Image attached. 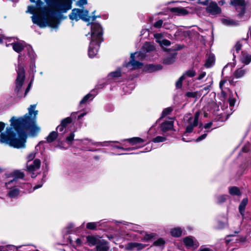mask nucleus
Instances as JSON below:
<instances>
[{
	"label": "nucleus",
	"instance_id": "obj_1",
	"mask_svg": "<svg viewBox=\"0 0 251 251\" xmlns=\"http://www.w3.org/2000/svg\"><path fill=\"white\" fill-rule=\"evenodd\" d=\"M36 105H31L28 108V113L19 119L12 117L10 122L11 126L17 130L18 136L13 133L12 127H7L4 133L0 135V142L6 143L10 146L15 148L25 147L26 136L25 131H29L34 135L40 130V128L36 124V117L38 114L37 110H34Z\"/></svg>",
	"mask_w": 251,
	"mask_h": 251
},
{
	"label": "nucleus",
	"instance_id": "obj_2",
	"mask_svg": "<svg viewBox=\"0 0 251 251\" xmlns=\"http://www.w3.org/2000/svg\"><path fill=\"white\" fill-rule=\"evenodd\" d=\"M102 28L98 23H94L91 25V41L88 50L90 57H94L98 53L100 44L102 39Z\"/></svg>",
	"mask_w": 251,
	"mask_h": 251
},
{
	"label": "nucleus",
	"instance_id": "obj_3",
	"mask_svg": "<svg viewBox=\"0 0 251 251\" xmlns=\"http://www.w3.org/2000/svg\"><path fill=\"white\" fill-rule=\"evenodd\" d=\"M17 74L18 75L17 79L16 80V86L15 91L17 93V95H18L19 97H25L30 88L31 83L29 84L28 87L26 89L25 92V94L23 96L21 94V91L25 77V71L24 68L22 67H19L17 71Z\"/></svg>",
	"mask_w": 251,
	"mask_h": 251
},
{
	"label": "nucleus",
	"instance_id": "obj_4",
	"mask_svg": "<svg viewBox=\"0 0 251 251\" xmlns=\"http://www.w3.org/2000/svg\"><path fill=\"white\" fill-rule=\"evenodd\" d=\"M69 18L72 20H75L76 21L81 19L85 22H89L91 19L92 21L95 20V17L88 15L87 10L76 8L72 10L71 13L69 15Z\"/></svg>",
	"mask_w": 251,
	"mask_h": 251
},
{
	"label": "nucleus",
	"instance_id": "obj_5",
	"mask_svg": "<svg viewBox=\"0 0 251 251\" xmlns=\"http://www.w3.org/2000/svg\"><path fill=\"white\" fill-rule=\"evenodd\" d=\"M49 4H53L55 8L60 12H66L71 8L72 0H45Z\"/></svg>",
	"mask_w": 251,
	"mask_h": 251
},
{
	"label": "nucleus",
	"instance_id": "obj_6",
	"mask_svg": "<svg viewBox=\"0 0 251 251\" xmlns=\"http://www.w3.org/2000/svg\"><path fill=\"white\" fill-rule=\"evenodd\" d=\"M200 113L197 111L195 114L194 117H193L191 114H187L184 117V120L187 121L188 125L186 128V132L191 133L193 130L194 127L198 125V121Z\"/></svg>",
	"mask_w": 251,
	"mask_h": 251
},
{
	"label": "nucleus",
	"instance_id": "obj_7",
	"mask_svg": "<svg viewBox=\"0 0 251 251\" xmlns=\"http://www.w3.org/2000/svg\"><path fill=\"white\" fill-rule=\"evenodd\" d=\"M135 54L137 55V58L139 60H142L145 57L144 53L141 52L131 54V60L129 63L130 64L134 69L139 68L140 66H142V64L141 63L135 60L134 56Z\"/></svg>",
	"mask_w": 251,
	"mask_h": 251
},
{
	"label": "nucleus",
	"instance_id": "obj_8",
	"mask_svg": "<svg viewBox=\"0 0 251 251\" xmlns=\"http://www.w3.org/2000/svg\"><path fill=\"white\" fill-rule=\"evenodd\" d=\"M206 11L207 13L212 15L219 14L221 12V8L215 2H210L206 7Z\"/></svg>",
	"mask_w": 251,
	"mask_h": 251
},
{
	"label": "nucleus",
	"instance_id": "obj_9",
	"mask_svg": "<svg viewBox=\"0 0 251 251\" xmlns=\"http://www.w3.org/2000/svg\"><path fill=\"white\" fill-rule=\"evenodd\" d=\"M12 175L15 177V178L13 180L5 183V185L8 189H10L12 186V184H16V182L17 181V179L23 178L24 177V174L23 172L19 170L14 171L12 173Z\"/></svg>",
	"mask_w": 251,
	"mask_h": 251
},
{
	"label": "nucleus",
	"instance_id": "obj_10",
	"mask_svg": "<svg viewBox=\"0 0 251 251\" xmlns=\"http://www.w3.org/2000/svg\"><path fill=\"white\" fill-rule=\"evenodd\" d=\"M231 3L236 6V9L241 16L244 14L246 6L244 0H234L231 1Z\"/></svg>",
	"mask_w": 251,
	"mask_h": 251
},
{
	"label": "nucleus",
	"instance_id": "obj_11",
	"mask_svg": "<svg viewBox=\"0 0 251 251\" xmlns=\"http://www.w3.org/2000/svg\"><path fill=\"white\" fill-rule=\"evenodd\" d=\"M183 242L185 245L189 248L196 249L199 246V243L196 240H194L191 237H187L184 239Z\"/></svg>",
	"mask_w": 251,
	"mask_h": 251
},
{
	"label": "nucleus",
	"instance_id": "obj_12",
	"mask_svg": "<svg viewBox=\"0 0 251 251\" xmlns=\"http://www.w3.org/2000/svg\"><path fill=\"white\" fill-rule=\"evenodd\" d=\"M10 44L12 46L14 50L18 53L22 51L25 47V43L23 41L12 43Z\"/></svg>",
	"mask_w": 251,
	"mask_h": 251
},
{
	"label": "nucleus",
	"instance_id": "obj_13",
	"mask_svg": "<svg viewBox=\"0 0 251 251\" xmlns=\"http://www.w3.org/2000/svg\"><path fill=\"white\" fill-rule=\"evenodd\" d=\"M32 20L34 24L39 25L40 27H45L48 25V23L45 22L42 18L32 16Z\"/></svg>",
	"mask_w": 251,
	"mask_h": 251
},
{
	"label": "nucleus",
	"instance_id": "obj_14",
	"mask_svg": "<svg viewBox=\"0 0 251 251\" xmlns=\"http://www.w3.org/2000/svg\"><path fill=\"white\" fill-rule=\"evenodd\" d=\"M41 165L40 160L38 159L34 160L33 164L27 166V169L29 172H32L39 169Z\"/></svg>",
	"mask_w": 251,
	"mask_h": 251
},
{
	"label": "nucleus",
	"instance_id": "obj_15",
	"mask_svg": "<svg viewBox=\"0 0 251 251\" xmlns=\"http://www.w3.org/2000/svg\"><path fill=\"white\" fill-rule=\"evenodd\" d=\"M146 247L145 245L138 243H129L126 245V248L128 250L136 249L137 250H141Z\"/></svg>",
	"mask_w": 251,
	"mask_h": 251
},
{
	"label": "nucleus",
	"instance_id": "obj_16",
	"mask_svg": "<svg viewBox=\"0 0 251 251\" xmlns=\"http://www.w3.org/2000/svg\"><path fill=\"white\" fill-rule=\"evenodd\" d=\"M172 12L176 13L178 15H186L188 14V11L183 7H174L171 9Z\"/></svg>",
	"mask_w": 251,
	"mask_h": 251
},
{
	"label": "nucleus",
	"instance_id": "obj_17",
	"mask_svg": "<svg viewBox=\"0 0 251 251\" xmlns=\"http://www.w3.org/2000/svg\"><path fill=\"white\" fill-rule=\"evenodd\" d=\"M173 127V122L171 121H166L163 123L160 126L161 130L163 132L167 131L172 129Z\"/></svg>",
	"mask_w": 251,
	"mask_h": 251
},
{
	"label": "nucleus",
	"instance_id": "obj_18",
	"mask_svg": "<svg viewBox=\"0 0 251 251\" xmlns=\"http://www.w3.org/2000/svg\"><path fill=\"white\" fill-rule=\"evenodd\" d=\"M240 60L243 63L248 65L251 61V55L246 52H242L240 57Z\"/></svg>",
	"mask_w": 251,
	"mask_h": 251
},
{
	"label": "nucleus",
	"instance_id": "obj_19",
	"mask_svg": "<svg viewBox=\"0 0 251 251\" xmlns=\"http://www.w3.org/2000/svg\"><path fill=\"white\" fill-rule=\"evenodd\" d=\"M87 241L90 246L98 245L100 242L98 238L93 236H88L87 237Z\"/></svg>",
	"mask_w": 251,
	"mask_h": 251
},
{
	"label": "nucleus",
	"instance_id": "obj_20",
	"mask_svg": "<svg viewBox=\"0 0 251 251\" xmlns=\"http://www.w3.org/2000/svg\"><path fill=\"white\" fill-rule=\"evenodd\" d=\"M248 200L247 198L244 199L242 201L239 205V212L242 216H244V213L245 208L248 203Z\"/></svg>",
	"mask_w": 251,
	"mask_h": 251
},
{
	"label": "nucleus",
	"instance_id": "obj_21",
	"mask_svg": "<svg viewBox=\"0 0 251 251\" xmlns=\"http://www.w3.org/2000/svg\"><path fill=\"white\" fill-rule=\"evenodd\" d=\"M58 136V133L57 131H52L47 137L46 139L48 143H51L54 141Z\"/></svg>",
	"mask_w": 251,
	"mask_h": 251
},
{
	"label": "nucleus",
	"instance_id": "obj_22",
	"mask_svg": "<svg viewBox=\"0 0 251 251\" xmlns=\"http://www.w3.org/2000/svg\"><path fill=\"white\" fill-rule=\"evenodd\" d=\"M215 62V57L213 55H210L206 59V62L204 64L205 67L210 68L213 65Z\"/></svg>",
	"mask_w": 251,
	"mask_h": 251
},
{
	"label": "nucleus",
	"instance_id": "obj_23",
	"mask_svg": "<svg viewBox=\"0 0 251 251\" xmlns=\"http://www.w3.org/2000/svg\"><path fill=\"white\" fill-rule=\"evenodd\" d=\"M97 249L98 251H107L108 247L104 242H100L97 246Z\"/></svg>",
	"mask_w": 251,
	"mask_h": 251
},
{
	"label": "nucleus",
	"instance_id": "obj_24",
	"mask_svg": "<svg viewBox=\"0 0 251 251\" xmlns=\"http://www.w3.org/2000/svg\"><path fill=\"white\" fill-rule=\"evenodd\" d=\"M246 73V71L242 68L236 70L234 73V76L236 78L242 77Z\"/></svg>",
	"mask_w": 251,
	"mask_h": 251
},
{
	"label": "nucleus",
	"instance_id": "obj_25",
	"mask_svg": "<svg viewBox=\"0 0 251 251\" xmlns=\"http://www.w3.org/2000/svg\"><path fill=\"white\" fill-rule=\"evenodd\" d=\"M129 142L132 145H136L143 143L144 141L139 137H134L128 139Z\"/></svg>",
	"mask_w": 251,
	"mask_h": 251
},
{
	"label": "nucleus",
	"instance_id": "obj_26",
	"mask_svg": "<svg viewBox=\"0 0 251 251\" xmlns=\"http://www.w3.org/2000/svg\"><path fill=\"white\" fill-rule=\"evenodd\" d=\"M171 233L174 237H179L181 235L182 230L180 228H175L171 230Z\"/></svg>",
	"mask_w": 251,
	"mask_h": 251
},
{
	"label": "nucleus",
	"instance_id": "obj_27",
	"mask_svg": "<svg viewBox=\"0 0 251 251\" xmlns=\"http://www.w3.org/2000/svg\"><path fill=\"white\" fill-rule=\"evenodd\" d=\"M229 193L232 195H240L241 193L237 187H232L229 188Z\"/></svg>",
	"mask_w": 251,
	"mask_h": 251
},
{
	"label": "nucleus",
	"instance_id": "obj_28",
	"mask_svg": "<svg viewBox=\"0 0 251 251\" xmlns=\"http://www.w3.org/2000/svg\"><path fill=\"white\" fill-rule=\"evenodd\" d=\"M143 49L147 51H152L154 49V46L151 43H146L144 44Z\"/></svg>",
	"mask_w": 251,
	"mask_h": 251
},
{
	"label": "nucleus",
	"instance_id": "obj_29",
	"mask_svg": "<svg viewBox=\"0 0 251 251\" xmlns=\"http://www.w3.org/2000/svg\"><path fill=\"white\" fill-rule=\"evenodd\" d=\"M196 74V73L195 70L193 69H190L185 72L182 75H184V78H185L186 76L192 77L194 76Z\"/></svg>",
	"mask_w": 251,
	"mask_h": 251
},
{
	"label": "nucleus",
	"instance_id": "obj_30",
	"mask_svg": "<svg viewBox=\"0 0 251 251\" xmlns=\"http://www.w3.org/2000/svg\"><path fill=\"white\" fill-rule=\"evenodd\" d=\"M121 76V73L120 70H117L115 72H111L108 75V77L111 78L119 77Z\"/></svg>",
	"mask_w": 251,
	"mask_h": 251
},
{
	"label": "nucleus",
	"instance_id": "obj_31",
	"mask_svg": "<svg viewBox=\"0 0 251 251\" xmlns=\"http://www.w3.org/2000/svg\"><path fill=\"white\" fill-rule=\"evenodd\" d=\"M19 194V190L17 189H13L10 191L8 193V196L10 198H15Z\"/></svg>",
	"mask_w": 251,
	"mask_h": 251
},
{
	"label": "nucleus",
	"instance_id": "obj_32",
	"mask_svg": "<svg viewBox=\"0 0 251 251\" xmlns=\"http://www.w3.org/2000/svg\"><path fill=\"white\" fill-rule=\"evenodd\" d=\"M173 111V109L171 107H168L165 108L162 113V115L160 118H162L166 116L167 115L170 114L172 111Z\"/></svg>",
	"mask_w": 251,
	"mask_h": 251
},
{
	"label": "nucleus",
	"instance_id": "obj_33",
	"mask_svg": "<svg viewBox=\"0 0 251 251\" xmlns=\"http://www.w3.org/2000/svg\"><path fill=\"white\" fill-rule=\"evenodd\" d=\"M159 45L162 47H168L171 45V42L167 39H163L161 41H159Z\"/></svg>",
	"mask_w": 251,
	"mask_h": 251
},
{
	"label": "nucleus",
	"instance_id": "obj_34",
	"mask_svg": "<svg viewBox=\"0 0 251 251\" xmlns=\"http://www.w3.org/2000/svg\"><path fill=\"white\" fill-rule=\"evenodd\" d=\"M165 242L162 238H159L154 242V245L156 246L162 247L165 244Z\"/></svg>",
	"mask_w": 251,
	"mask_h": 251
},
{
	"label": "nucleus",
	"instance_id": "obj_35",
	"mask_svg": "<svg viewBox=\"0 0 251 251\" xmlns=\"http://www.w3.org/2000/svg\"><path fill=\"white\" fill-rule=\"evenodd\" d=\"M222 23L225 25H234L235 24V22H234L233 21L230 20H228V19H222Z\"/></svg>",
	"mask_w": 251,
	"mask_h": 251
},
{
	"label": "nucleus",
	"instance_id": "obj_36",
	"mask_svg": "<svg viewBox=\"0 0 251 251\" xmlns=\"http://www.w3.org/2000/svg\"><path fill=\"white\" fill-rule=\"evenodd\" d=\"M12 39V38H6L4 35H0V43H2L3 40H5V43L6 46H8L9 45L7 44V41L10 42L11 40Z\"/></svg>",
	"mask_w": 251,
	"mask_h": 251
},
{
	"label": "nucleus",
	"instance_id": "obj_37",
	"mask_svg": "<svg viewBox=\"0 0 251 251\" xmlns=\"http://www.w3.org/2000/svg\"><path fill=\"white\" fill-rule=\"evenodd\" d=\"M166 140V138L162 136H157L152 139V141L154 143L162 142Z\"/></svg>",
	"mask_w": 251,
	"mask_h": 251
},
{
	"label": "nucleus",
	"instance_id": "obj_38",
	"mask_svg": "<svg viewBox=\"0 0 251 251\" xmlns=\"http://www.w3.org/2000/svg\"><path fill=\"white\" fill-rule=\"evenodd\" d=\"M184 79V75H182L179 77L176 83L177 88H180L181 87L182 81Z\"/></svg>",
	"mask_w": 251,
	"mask_h": 251
},
{
	"label": "nucleus",
	"instance_id": "obj_39",
	"mask_svg": "<svg viewBox=\"0 0 251 251\" xmlns=\"http://www.w3.org/2000/svg\"><path fill=\"white\" fill-rule=\"evenodd\" d=\"M91 97L93 98V95L90 93L88 94L85 97H84L82 100L80 101V104H82L85 103Z\"/></svg>",
	"mask_w": 251,
	"mask_h": 251
},
{
	"label": "nucleus",
	"instance_id": "obj_40",
	"mask_svg": "<svg viewBox=\"0 0 251 251\" xmlns=\"http://www.w3.org/2000/svg\"><path fill=\"white\" fill-rule=\"evenodd\" d=\"M71 122H72L71 118L70 117H68V118H66L63 119L62 121L61 124L63 126H64L66 127L67 126V125L68 124L71 123Z\"/></svg>",
	"mask_w": 251,
	"mask_h": 251
},
{
	"label": "nucleus",
	"instance_id": "obj_41",
	"mask_svg": "<svg viewBox=\"0 0 251 251\" xmlns=\"http://www.w3.org/2000/svg\"><path fill=\"white\" fill-rule=\"evenodd\" d=\"M97 226V223H88L86 225V227L89 229H94Z\"/></svg>",
	"mask_w": 251,
	"mask_h": 251
},
{
	"label": "nucleus",
	"instance_id": "obj_42",
	"mask_svg": "<svg viewBox=\"0 0 251 251\" xmlns=\"http://www.w3.org/2000/svg\"><path fill=\"white\" fill-rule=\"evenodd\" d=\"M226 197L227 196H225V195H222V196H219L217 198V202L219 203H221L224 202L226 199Z\"/></svg>",
	"mask_w": 251,
	"mask_h": 251
},
{
	"label": "nucleus",
	"instance_id": "obj_43",
	"mask_svg": "<svg viewBox=\"0 0 251 251\" xmlns=\"http://www.w3.org/2000/svg\"><path fill=\"white\" fill-rule=\"evenodd\" d=\"M163 24V21L159 20L154 24V26L156 28H160Z\"/></svg>",
	"mask_w": 251,
	"mask_h": 251
},
{
	"label": "nucleus",
	"instance_id": "obj_44",
	"mask_svg": "<svg viewBox=\"0 0 251 251\" xmlns=\"http://www.w3.org/2000/svg\"><path fill=\"white\" fill-rule=\"evenodd\" d=\"M154 38L156 39V42L159 44L160 43L159 41H161L162 40H161V38L162 37V35L160 33H156V34H155L154 35Z\"/></svg>",
	"mask_w": 251,
	"mask_h": 251
},
{
	"label": "nucleus",
	"instance_id": "obj_45",
	"mask_svg": "<svg viewBox=\"0 0 251 251\" xmlns=\"http://www.w3.org/2000/svg\"><path fill=\"white\" fill-rule=\"evenodd\" d=\"M242 45L240 42H237L235 45V49L236 51L238 52L241 49Z\"/></svg>",
	"mask_w": 251,
	"mask_h": 251
},
{
	"label": "nucleus",
	"instance_id": "obj_46",
	"mask_svg": "<svg viewBox=\"0 0 251 251\" xmlns=\"http://www.w3.org/2000/svg\"><path fill=\"white\" fill-rule=\"evenodd\" d=\"M186 95L188 97L195 98L197 96L198 94L196 92H189L186 93Z\"/></svg>",
	"mask_w": 251,
	"mask_h": 251
},
{
	"label": "nucleus",
	"instance_id": "obj_47",
	"mask_svg": "<svg viewBox=\"0 0 251 251\" xmlns=\"http://www.w3.org/2000/svg\"><path fill=\"white\" fill-rule=\"evenodd\" d=\"M75 137L74 133H71L69 136L66 138V140L70 142L74 140Z\"/></svg>",
	"mask_w": 251,
	"mask_h": 251
},
{
	"label": "nucleus",
	"instance_id": "obj_48",
	"mask_svg": "<svg viewBox=\"0 0 251 251\" xmlns=\"http://www.w3.org/2000/svg\"><path fill=\"white\" fill-rule=\"evenodd\" d=\"M35 157V154L33 152L30 153L27 157L28 162L33 160Z\"/></svg>",
	"mask_w": 251,
	"mask_h": 251
},
{
	"label": "nucleus",
	"instance_id": "obj_49",
	"mask_svg": "<svg viewBox=\"0 0 251 251\" xmlns=\"http://www.w3.org/2000/svg\"><path fill=\"white\" fill-rule=\"evenodd\" d=\"M174 62V59L172 58H166L164 60V63L166 64H172Z\"/></svg>",
	"mask_w": 251,
	"mask_h": 251
},
{
	"label": "nucleus",
	"instance_id": "obj_50",
	"mask_svg": "<svg viewBox=\"0 0 251 251\" xmlns=\"http://www.w3.org/2000/svg\"><path fill=\"white\" fill-rule=\"evenodd\" d=\"M229 106L231 107L234 106L235 103V100L233 98H230L228 100Z\"/></svg>",
	"mask_w": 251,
	"mask_h": 251
},
{
	"label": "nucleus",
	"instance_id": "obj_51",
	"mask_svg": "<svg viewBox=\"0 0 251 251\" xmlns=\"http://www.w3.org/2000/svg\"><path fill=\"white\" fill-rule=\"evenodd\" d=\"M154 236V234L152 233L150 234H146L144 237V239L146 240H149L151 239L152 238H153Z\"/></svg>",
	"mask_w": 251,
	"mask_h": 251
},
{
	"label": "nucleus",
	"instance_id": "obj_52",
	"mask_svg": "<svg viewBox=\"0 0 251 251\" xmlns=\"http://www.w3.org/2000/svg\"><path fill=\"white\" fill-rule=\"evenodd\" d=\"M77 3V5L82 6L87 3V0H78Z\"/></svg>",
	"mask_w": 251,
	"mask_h": 251
},
{
	"label": "nucleus",
	"instance_id": "obj_53",
	"mask_svg": "<svg viewBox=\"0 0 251 251\" xmlns=\"http://www.w3.org/2000/svg\"><path fill=\"white\" fill-rule=\"evenodd\" d=\"M206 75V73L204 72H201V74L199 75L197 79L201 80Z\"/></svg>",
	"mask_w": 251,
	"mask_h": 251
},
{
	"label": "nucleus",
	"instance_id": "obj_54",
	"mask_svg": "<svg viewBox=\"0 0 251 251\" xmlns=\"http://www.w3.org/2000/svg\"><path fill=\"white\" fill-rule=\"evenodd\" d=\"M226 82V80L225 79L221 80L220 82L219 86L222 91L223 90V87Z\"/></svg>",
	"mask_w": 251,
	"mask_h": 251
},
{
	"label": "nucleus",
	"instance_id": "obj_55",
	"mask_svg": "<svg viewBox=\"0 0 251 251\" xmlns=\"http://www.w3.org/2000/svg\"><path fill=\"white\" fill-rule=\"evenodd\" d=\"M207 136V134L205 133V134H203V135L200 136V137H199L197 140H196V141L197 142H199L203 139H204Z\"/></svg>",
	"mask_w": 251,
	"mask_h": 251
},
{
	"label": "nucleus",
	"instance_id": "obj_56",
	"mask_svg": "<svg viewBox=\"0 0 251 251\" xmlns=\"http://www.w3.org/2000/svg\"><path fill=\"white\" fill-rule=\"evenodd\" d=\"M34 7H33L32 6H29L28 7L27 12H28V13L32 14V13H34Z\"/></svg>",
	"mask_w": 251,
	"mask_h": 251
},
{
	"label": "nucleus",
	"instance_id": "obj_57",
	"mask_svg": "<svg viewBox=\"0 0 251 251\" xmlns=\"http://www.w3.org/2000/svg\"><path fill=\"white\" fill-rule=\"evenodd\" d=\"M65 127H66L64 126H63L61 124H60L59 126H57V129H58L60 131H63Z\"/></svg>",
	"mask_w": 251,
	"mask_h": 251
},
{
	"label": "nucleus",
	"instance_id": "obj_58",
	"mask_svg": "<svg viewBox=\"0 0 251 251\" xmlns=\"http://www.w3.org/2000/svg\"><path fill=\"white\" fill-rule=\"evenodd\" d=\"M5 127V124L3 122H0V132H1Z\"/></svg>",
	"mask_w": 251,
	"mask_h": 251
},
{
	"label": "nucleus",
	"instance_id": "obj_59",
	"mask_svg": "<svg viewBox=\"0 0 251 251\" xmlns=\"http://www.w3.org/2000/svg\"><path fill=\"white\" fill-rule=\"evenodd\" d=\"M212 123H209L205 125L204 128L205 129L209 128L212 126Z\"/></svg>",
	"mask_w": 251,
	"mask_h": 251
},
{
	"label": "nucleus",
	"instance_id": "obj_60",
	"mask_svg": "<svg viewBox=\"0 0 251 251\" xmlns=\"http://www.w3.org/2000/svg\"><path fill=\"white\" fill-rule=\"evenodd\" d=\"M75 242L78 245H80L81 244V240L79 238H77L76 239Z\"/></svg>",
	"mask_w": 251,
	"mask_h": 251
},
{
	"label": "nucleus",
	"instance_id": "obj_61",
	"mask_svg": "<svg viewBox=\"0 0 251 251\" xmlns=\"http://www.w3.org/2000/svg\"><path fill=\"white\" fill-rule=\"evenodd\" d=\"M199 251H211L208 248L200 249Z\"/></svg>",
	"mask_w": 251,
	"mask_h": 251
},
{
	"label": "nucleus",
	"instance_id": "obj_62",
	"mask_svg": "<svg viewBox=\"0 0 251 251\" xmlns=\"http://www.w3.org/2000/svg\"><path fill=\"white\" fill-rule=\"evenodd\" d=\"M41 186H35L34 187V189H36L39 187H40Z\"/></svg>",
	"mask_w": 251,
	"mask_h": 251
},
{
	"label": "nucleus",
	"instance_id": "obj_63",
	"mask_svg": "<svg viewBox=\"0 0 251 251\" xmlns=\"http://www.w3.org/2000/svg\"><path fill=\"white\" fill-rule=\"evenodd\" d=\"M27 49L28 50H29V49H31V47L30 46H27Z\"/></svg>",
	"mask_w": 251,
	"mask_h": 251
},
{
	"label": "nucleus",
	"instance_id": "obj_64",
	"mask_svg": "<svg viewBox=\"0 0 251 251\" xmlns=\"http://www.w3.org/2000/svg\"><path fill=\"white\" fill-rule=\"evenodd\" d=\"M250 34L251 37V28H250Z\"/></svg>",
	"mask_w": 251,
	"mask_h": 251
}]
</instances>
